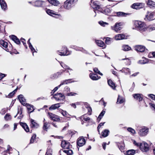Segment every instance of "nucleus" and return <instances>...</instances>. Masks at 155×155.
Listing matches in <instances>:
<instances>
[{
    "instance_id": "4",
    "label": "nucleus",
    "mask_w": 155,
    "mask_h": 155,
    "mask_svg": "<svg viewBox=\"0 0 155 155\" xmlns=\"http://www.w3.org/2000/svg\"><path fill=\"white\" fill-rule=\"evenodd\" d=\"M91 6L94 9L99 11L101 8L100 2L97 0H91L90 2Z\"/></svg>"
},
{
    "instance_id": "36",
    "label": "nucleus",
    "mask_w": 155,
    "mask_h": 155,
    "mask_svg": "<svg viewBox=\"0 0 155 155\" xmlns=\"http://www.w3.org/2000/svg\"><path fill=\"white\" fill-rule=\"evenodd\" d=\"M122 50L124 51H128L131 50V48L127 45H124L122 46Z\"/></svg>"
},
{
    "instance_id": "43",
    "label": "nucleus",
    "mask_w": 155,
    "mask_h": 155,
    "mask_svg": "<svg viewBox=\"0 0 155 155\" xmlns=\"http://www.w3.org/2000/svg\"><path fill=\"white\" fill-rule=\"evenodd\" d=\"M46 12L47 14L49 15L52 16L54 15V11L50 9H47L46 10Z\"/></svg>"
},
{
    "instance_id": "31",
    "label": "nucleus",
    "mask_w": 155,
    "mask_h": 155,
    "mask_svg": "<svg viewBox=\"0 0 155 155\" xmlns=\"http://www.w3.org/2000/svg\"><path fill=\"white\" fill-rule=\"evenodd\" d=\"M125 35L121 34H118L115 35V39L116 40H120L124 39L125 38Z\"/></svg>"
},
{
    "instance_id": "11",
    "label": "nucleus",
    "mask_w": 155,
    "mask_h": 155,
    "mask_svg": "<svg viewBox=\"0 0 155 155\" xmlns=\"http://www.w3.org/2000/svg\"><path fill=\"white\" fill-rule=\"evenodd\" d=\"M148 130V128L147 127L142 128L139 130L138 134L140 136H145L147 134Z\"/></svg>"
},
{
    "instance_id": "60",
    "label": "nucleus",
    "mask_w": 155,
    "mask_h": 155,
    "mask_svg": "<svg viewBox=\"0 0 155 155\" xmlns=\"http://www.w3.org/2000/svg\"><path fill=\"white\" fill-rule=\"evenodd\" d=\"M152 57L155 58V52H153L151 54L150 53L148 55V57L150 58H151Z\"/></svg>"
},
{
    "instance_id": "56",
    "label": "nucleus",
    "mask_w": 155,
    "mask_h": 155,
    "mask_svg": "<svg viewBox=\"0 0 155 155\" xmlns=\"http://www.w3.org/2000/svg\"><path fill=\"white\" fill-rule=\"evenodd\" d=\"M148 97L150 98L153 100H155V95L153 94H150L148 95Z\"/></svg>"
},
{
    "instance_id": "32",
    "label": "nucleus",
    "mask_w": 155,
    "mask_h": 155,
    "mask_svg": "<svg viewBox=\"0 0 155 155\" xmlns=\"http://www.w3.org/2000/svg\"><path fill=\"white\" fill-rule=\"evenodd\" d=\"M26 107L28 110V113L30 114L31 113L33 112L34 110V107L32 105H31L29 104H26Z\"/></svg>"
},
{
    "instance_id": "15",
    "label": "nucleus",
    "mask_w": 155,
    "mask_h": 155,
    "mask_svg": "<svg viewBox=\"0 0 155 155\" xmlns=\"http://www.w3.org/2000/svg\"><path fill=\"white\" fill-rule=\"evenodd\" d=\"M134 49L137 52H143L146 48L144 46L142 45H136L134 47Z\"/></svg>"
},
{
    "instance_id": "48",
    "label": "nucleus",
    "mask_w": 155,
    "mask_h": 155,
    "mask_svg": "<svg viewBox=\"0 0 155 155\" xmlns=\"http://www.w3.org/2000/svg\"><path fill=\"white\" fill-rule=\"evenodd\" d=\"M76 131L74 130H69L68 131V134L72 136L74 134L76 133Z\"/></svg>"
},
{
    "instance_id": "41",
    "label": "nucleus",
    "mask_w": 155,
    "mask_h": 155,
    "mask_svg": "<svg viewBox=\"0 0 155 155\" xmlns=\"http://www.w3.org/2000/svg\"><path fill=\"white\" fill-rule=\"evenodd\" d=\"M124 102L123 99L119 95L117 99V104H121L123 103Z\"/></svg>"
},
{
    "instance_id": "62",
    "label": "nucleus",
    "mask_w": 155,
    "mask_h": 155,
    "mask_svg": "<svg viewBox=\"0 0 155 155\" xmlns=\"http://www.w3.org/2000/svg\"><path fill=\"white\" fill-rule=\"evenodd\" d=\"M77 93H74V92H71L68 93L67 94V95L68 96H74L75 95L77 94Z\"/></svg>"
},
{
    "instance_id": "30",
    "label": "nucleus",
    "mask_w": 155,
    "mask_h": 155,
    "mask_svg": "<svg viewBox=\"0 0 155 155\" xmlns=\"http://www.w3.org/2000/svg\"><path fill=\"white\" fill-rule=\"evenodd\" d=\"M95 41L98 46L104 48H105L106 45L103 41L100 40H96Z\"/></svg>"
},
{
    "instance_id": "46",
    "label": "nucleus",
    "mask_w": 155,
    "mask_h": 155,
    "mask_svg": "<svg viewBox=\"0 0 155 155\" xmlns=\"http://www.w3.org/2000/svg\"><path fill=\"white\" fill-rule=\"evenodd\" d=\"M61 66L65 70L68 69L70 71H71L72 70L69 68V66H68L67 65L65 64H64L62 63V64H61Z\"/></svg>"
},
{
    "instance_id": "64",
    "label": "nucleus",
    "mask_w": 155,
    "mask_h": 155,
    "mask_svg": "<svg viewBox=\"0 0 155 155\" xmlns=\"http://www.w3.org/2000/svg\"><path fill=\"white\" fill-rule=\"evenodd\" d=\"M149 105L151 107L153 108L154 110H155V104H154L150 103Z\"/></svg>"
},
{
    "instance_id": "5",
    "label": "nucleus",
    "mask_w": 155,
    "mask_h": 155,
    "mask_svg": "<svg viewBox=\"0 0 155 155\" xmlns=\"http://www.w3.org/2000/svg\"><path fill=\"white\" fill-rule=\"evenodd\" d=\"M155 19V15L154 12L147 11L144 19L145 21H150L154 20Z\"/></svg>"
},
{
    "instance_id": "35",
    "label": "nucleus",
    "mask_w": 155,
    "mask_h": 155,
    "mask_svg": "<svg viewBox=\"0 0 155 155\" xmlns=\"http://www.w3.org/2000/svg\"><path fill=\"white\" fill-rule=\"evenodd\" d=\"M18 98L19 99L20 102L23 105H24L23 104V103L25 104V99L24 97V96L22 94H20L19 96H18Z\"/></svg>"
},
{
    "instance_id": "59",
    "label": "nucleus",
    "mask_w": 155,
    "mask_h": 155,
    "mask_svg": "<svg viewBox=\"0 0 155 155\" xmlns=\"http://www.w3.org/2000/svg\"><path fill=\"white\" fill-rule=\"evenodd\" d=\"M15 94H13V93L12 92L10 93L8 96H6V97L11 98Z\"/></svg>"
},
{
    "instance_id": "53",
    "label": "nucleus",
    "mask_w": 155,
    "mask_h": 155,
    "mask_svg": "<svg viewBox=\"0 0 155 155\" xmlns=\"http://www.w3.org/2000/svg\"><path fill=\"white\" fill-rule=\"evenodd\" d=\"M29 47L30 49H31V51L32 52L33 55H34V52H37V51H36L35 49L33 48L32 45H30L29 46Z\"/></svg>"
},
{
    "instance_id": "8",
    "label": "nucleus",
    "mask_w": 155,
    "mask_h": 155,
    "mask_svg": "<svg viewBox=\"0 0 155 155\" xmlns=\"http://www.w3.org/2000/svg\"><path fill=\"white\" fill-rule=\"evenodd\" d=\"M122 23L121 22L116 23L113 26L111 27V29L116 32H119L122 28Z\"/></svg>"
},
{
    "instance_id": "44",
    "label": "nucleus",
    "mask_w": 155,
    "mask_h": 155,
    "mask_svg": "<svg viewBox=\"0 0 155 155\" xmlns=\"http://www.w3.org/2000/svg\"><path fill=\"white\" fill-rule=\"evenodd\" d=\"M80 118L81 120H84V121H86L88 122V123L89 122V121L90 120V118L89 117H84V115L81 116L80 117Z\"/></svg>"
},
{
    "instance_id": "24",
    "label": "nucleus",
    "mask_w": 155,
    "mask_h": 155,
    "mask_svg": "<svg viewBox=\"0 0 155 155\" xmlns=\"http://www.w3.org/2000/svg\"><path fill=\"white\" fill-rule=\"evenodd\" d=\"M31 124L30 127L31 128H37L39 127V125L38 124L35 120L32 119L30 120Z\"/></svg>"
},
{
    "instance_id": "22",
    "label": "nucleus",
    "mask_w": 155,
    "mask_h": 155,
    "mask_svg": "<svg viewBox=\"0 0 155 155\" xmlns=\"http://www.w3.org/2000/svg\"><path fill=\"white\" fill-rule=\"evenodd\" d=\"M54 97L57 101L60 100V98H63V99H64L65 98L63 94L58 92L54 95Z\"/></svg>"
},
{
    "instance_id": "21",
    "label": "nucleus",
    "mask_w": 155,
    "mask_h": 155,
    "mask_svg": "<svg viewBox=\"0 0 155 155\" xmlns=\"http://www.w3.org/2000/svg\"><path fill=\"white\" fill-rule=\"evenodd\" d=\"M107 83L108 85L114 90H116L117 85L111 80V79H109L107 80Z\"/></svg>"
},
{
    "instance_id": "54",
    "label": "nucleus",
    "mask_w": 155,
    "mask_h": 155,
    "mask_svg": "<svg viewBox=\"0 0 155 155\" xmlns=\"http://www.w3.org/2000/svg\"><path fill=\"white\" fill-rule=\"evenodd\" d=\"M21 42L23 43V45L25 47V48H27L28 47L26 44L25 40V39L23 38H21Z\"/></svg>"
},
{
    "instance_id": "18",
    "label": "nucleus",
    "mask_w": 155,
    "mask_h": 155,
    "mask_svg": "<svg viewBox=\"0 0 155 155\" xmlns=\"http://www.w3.org/2000/svg\"><path fill=\"white\" fill-rule=\"evenodd\" d=\"M147 5L151 8H155V2L151 0H147L146 1Z\"/></svg>"
},
{
    "instance_id": "7",
    "label": "nucleus",
    "mask_w": 155,
    "mask_h": 155,
    "mask_svg": "<svg viewBox=\"0 0 155 155\" xmlns=\"http://www.w3.org/2000/svg\"><path fill=\"white\" fill-rule=\"evenodd\" d=\"M60 51H58V52H59L58 53L59 55L61 56L68 55L71 54V52L68 50V48L65 46H63Z\"/></svg>"
},
{
    "instance_id": "20",
    "label": "nucleus",
    "mask_w": 155,
    "mask_h": 155,
    "mask_svg": "<svg viewBox=\"0 0 155 155\" xmlns=\"http://www.w3.org/2000/svg\"><path fill=\"white\" fill-rule=\"evenodd\" d=\"M89 77L93 80L96 81L101 78L100 76H98L97 74L91 73L89 74Z\"/></svg>"
},
{
    "instance_id": "33",
    "label": "nucleus",
    "mask_w": 155,
    "mask_h": 155,
    "mask_svg": "<svg viewBox=\"0 0 155 155\" xmlns=\"http://www.w3.org/2000/svg\"><path fill=\"white\" fill-rule=\"evenodd\" d=\"M47 1L48 3H49L54 6H57L59 4V2L57 0H47Z\"/></svg>"
},
{
    "instance_id": "23",
    "label": "nucleus",
    "mask_w": 155,
    "mask_h": 155,
    "mask_svg": "<svg viewBox=\"0 0 155 155\" xmlns=\"http://www.w3.org/2000/svg\"><path fill=\"white\" fill-rule=\"evenodd\" d=\"M19 124L26 132H29V128L27 124L25 123L19 122Z\"/></svg>"
},
{
    "instance_id": "17",
    "label": "nucleus",
    "mask_w": 155,
    "mask_h": 155,
    "mask_svg": "<svg viewBox=\"0 0 155 155\" xmlns=\"http://www.w3.org/2000/svg\"><path fill=\"white\" fill-rule=\"evenodd\" d=\"M65 71V70H61L60 72H57L51 76V78L52 79H54L57 78L59 76L62 74Z\"/></svg>"
},
{
    "instance_id": "61",
    "label": "nucleus",
    "mask_w": 155,
    "mask_h": 155,
    "mask_svg": "<svg viewBox=\"0 0 155 155\" xmlns=\"http://www.w3.org/2000/svg\"><path fill=\"white\" fill-rule=\"evenodd\" d=\"M52 16L56 18H58L60 17H61V15L56 14L55 13H54V15L53 16Z\"/></svg>"
},
{
    "instance_id": "14",
    "label": "nucleus",
    "mask_w": 155,
    "mask_h": 155,
    "mask_svg": "<svg viewBox=\"0 0 155 155\" xmlns=\"http://www.w3.org/2000/svg\"><path fill=\"white\" fill-rule=\"evenodd\" d=\"M144 7V5L142 3H137L133 4L131 7L133 9H139L143 8Z\"/></svg>"
},
{
    "instance_id": "37",
    "label": "nucleus",
    "mask_w": 155,
    "mask_h": 155,
    "mask_svg": "<svg viewBox=\"0 0 155 155\" xmlns=\"http://www.w3.org/2000/svg\"><path fill=\"white\" fill-rule=\"evenodd\" d=\"M62 150L63 152L67 154L68 155H72L73 153V151L71 149H69L68 150H64L63 149H61L59 151V153H61V150Z\"/></svg>"
},
{
    "instance_id": "57",
    "label": "nucleus",
    "mask_w": 155,
    "mask_h": 155,
    "mask_svg": "<svg viewBox=\"0 0 155 155\" xmlns=\"http://www.w3.org/2000/svg\"><path fill=\"white\" fill-rule=\"evenodd\" d=\"M69 80H66L64 81L63 82L61 83L60 85L58 86V87H60V86L63 85L64 84H67L69 83L68 81Z\"/></svg>"
},
{
    "instance_id": "58",
    "label": "nucleus",
    "mask_w": 155,
    "mask_h": 155,
    "mask_svg": "<svg viewBox=\"0 0 155 155\" xmlns=\"http://www.w3.org/2000/svg\"><path fill=\"white\" fill-rule=\"evenodd\" d=\"M58 89V87H55L54 89L52 90L51 92V95H52Z\"/></svg>"
},
{
    "instance_id": "63",
    "label": "nucleus",
    "mask_w": 155,
    "mask_h": 155,
    "mask_svg": "<svg viewBox=\"0 0 155 155\" xmlns=\"http://www.w3.org/2000/svg\"><path fill=\"white\" fill-rule=\"evenodd\" d=\"M88 111L89 114L91 115V112L92 111L91 108L90 106H89L87 107Z\"/></svg>"
},
{
    "instance_id": "16",
    "label": "nucleus",
    "mask_w": 155,
    "mask_h": 155,
    "mask_svg": "<svg viewBox=\"0 0 155 155\" xmlns=\"http://www.w3.org/2000/svg\"><path fill=\"white\" fill-rule=\"evenodd\" d=\"M99 11L106 15H109L111 13V10L110 8H101Z\"/></svg>"
},
{
    "instance_id": "29",
    "label": "nucleus",
    "mask_w": 155,
    "mask_h": 155,
    "mask_svg": "<svg viewBox=\"0 0 155 155\" xmlns=\"http://www.w3.org/2000/svg\"><path fill=\"white\" fill-rule=\"evenodd\" d=\"M8 43L4 40H0V46H2L3 47L5 48V50L6 48H8Z\"/></svg>"
},
{
    "instance_id": "52",
    "label": "nucleus",
    "mask_w": 155,
    "mask_h": 155,
    "mask_svg": "<svg viewBox=\"0 0 155 155\" xmlns=\"http://www.w3.org/2000/svg\"><path fill=\"white\" fill-rule=\"evenodd\" d=\"M127 130L129 132H130L132 134H135L136 132H135V130L131 127H128L127 129Z\"/></svg>"
},
{
    "instance_id": "25",
    "label": "nucleus",
    "mask_w": 155,
    "mask_h": 155,
    "mask_svg": "<svg viewBox=\"0 0 155 155\" xmlns=\"http://www.w3.org/2000/svg\"><path fill=\"white\" fill-rule=\"evenodd\" d=\"M0 4L2 8L4 11L7 9V5L4 0H0Z\"/></svg>"
},
{
    "instance_id": "51",
    "label": "nucleus",
    "mask_w": 155,
    "mask_h": 155,
    "mask_svg": "<svg viewBox=\"0 0 155 155\" xmlns=\"http://www.w3.org/2000/svg\"><path fill=\"white\" fill-rule=\"evenodd\" d=\"M93 71L94 72L97 73L101 76L103 75V74L100 72L98 69L97 68H94L93 69Z\"/></svg>"
},
{
    "instance_id": "50",
    "label": "nucleus",
    "mask_w": 155,
    "mask_h": 155,
    "mask_svg": "<svg viewBox=\"0 0 155 155\" xmlns=\"http://www.w3.org/2000/svg\"><path fill=\"white\" fill-rule=\"evenodd\" d=\"M111 39V38H109V37H107L106 38V40L105 41V43L107 45H109L111 43V40H110Z\"/></svg>"
},
{
    "instance_id": "13",
    "label": "nucleus",
    "mask_w": 155,
    "mask_h": 155,
    "mask_svg": "<svg viewBox=\"0 0 155 155\" xmlns=\"http://www.w3.org/2000/svg\"><path fill=\"white\" fill-rule=\"evenodd\" d=\"M48 115L51 119L54 121H59L60 120L59 116L50 112L48 113Z\"/></svg>"
},
{
    "instance_id": "42",
    "label": "nucleus",
    "mask_w": 155,
    "mask_h": 155,
    "mask_svg": "<svg viewBox=\"0 0 155 155\" xmlns=\"http://www.w3.org/2000/svg\"><path fill=\"white\" fill-rule=\"evenodd\" d=\"M36 134H34L30 140V143H34L35 140L36 139Z\"/></svg>"
},
{
    "instance_id": "6",
    "label": "nucleus",
    "mask_w": 155,
    "mask_h": 155,
    "mask_svg": "<svg viewBox=\"0 0 155 155\" xmlns=\"http://www.w3.org/2000/svg\"><path fill=\"white\" fill-rule=\"evenodd\" d=\"M47 2H45L41 0H37L34 3V6L35 7L45 8L48 6Z\"/></svg>"
},
{
    "instance_id": "12",
    "label": "nucleus",
    "mask_w": 155,
    "mask_h": 155,
    "mask_svg": "<svg viewBox=\"0 0 155 155\" xmlns=\"http://www.w3.org/2000/svg\"><path fill=\"white\" fill-rule=\"evenodd\" d=\"M86 143V140L83 137H79L78 138L77 141V146L80 147L83 146Z\"/></svg>"
},
{
    "instance_id": "2",
    "label": "nucleus",
    "mask_w": 155,
    "mask_h": 155,
    "mask_svg": "<svg viewBox=\"0 0 155 155\" xmlns=\"http://www.w3.org/2000/svg\"><path fill=\"white\" fill-rule=\"evenodd\" d=\"M133 143L135 145L139 147L141 150L143 152H146L149 150V144L146 142H143L141 143H137L134 140Z\"/></svg>"
},
{
    "instance_id": "27",
    "label": "nucleus",
    "mask_w": 155,
    "mask_h": 155,
    "mask_svg": "<svg viewBox=\"0 0 155 155\" xmlns=\"http://www.w3.org/2000/svg\"><path fill=\"white\" fill-rule=\"evenodd\" d=\"M60 104H61V103H57L52 105L49 108V110H52L58 109L60 107Z\"/></svg>"
},
{
    "instance_id": "34",
    "label": "nucleus",
    "mask_w": 155,
    "mask_h": 155,
    "mask_svg": "<svg viewBox=\"0 0 155 155\" xmlns=\"http://www.w3.org/2000/svg\"><path fill=\"white\" fill-rule=\"evenodd\" d=\"M116 15L118 17H126L127 15L129 14H127L123 12H116Z\"/></svg>"
},
{
    "instance_id": "45",
    "label": "nucleus",
    "mask_w": 155,
    "mask_h": 155,
    "mask_svg": "<svg viewBox=\"0 0 155 155\" xmlns=\"http://www.w3.org/2000/svg\"><path fill=\"white\" fill-rule=\"evenodd\" d=\"M122 72H124L126 74L130 73V69L127 68H123L122 69L120 70Z\"/></svg>"
},
{
    "instance_id": "28",
    "label": "nucleus",
    "mask_w": 155,
    "mask_h": 155,
    "mask_svg": "<svg viewBox=\"0 0 155 155\" xmlns=\"http://www.w3.org/2000/svg\"><path fill=\"white\" fill-rule=\"evenodd\" d=\"M109 131L107 129H105L101 132V135L100 137L102 138L103 137H107L109 134Z\"/></svg>"
},
{
    "instance_id": "3",
    "label": "nucleus",
    "mask_w": 155,
    "mask_h": 155,
    "mask_svg": "<svg viewBox=\"0 0 155 155\" xmlns=\"http://www.w3.org/2000/svg\"><path fill=\"white\" fill-rule=\"evenodd\" d=\"M78 0H67L64 3V7L66 9H69L74 6Z\"/></svg>"
},
{
    "instance_id": "39",
    "label": "nucleus",
    "mask_w": 155,
    "mask_h": 155,
    "mask_svg": "<svg viewBox=\"0 0 155 155\" xmlns=\"http://www.w3.org/2000/svg\"><path fill=\"white\" fill-rule=\"evenodd\" d=\"M61 113L64 116L68 118H70V115L66 111L62 110Z\"/></svg>"
},
{
    "instance_id": "1",
    "label": "nucleus",
    "mask_w": 155,
    "mask_h": 155,
    "mask_svg": "<svg viewBox=\"0 0 155 155\" xmlns=\"http://www.w3.org/2000/svg\"><path fill=\"white\" fill-rule=\"evenodd\" d=\"M134 25L136 29L142 32L144 31L150 32V26L146 27L145 23L138 21H135Z\"/></svg>"
},
{
    "instance_id": "26",
    "label": "nucleus",
    "mask_w": 155,
    "mask_h": 155,
    "mask_svg": "<svg viewBox=\"0 0 155 155\" xmlns=\"http://www.w3.org/2000/svg\"><path fill=\"white\" fill-rule=\"evenodd\" d=\"M142 94H134L133 95V96L134 98L136 100L140 102L143 99V97H142Z\"/></svg>"
},
{
    "instance_id": "47",
    "label": "nucleus",
    "mask_w": 155,
    "mask_h": 155,
    "mask_svg": "<svg viewBox=\"0 0 155 155\" xmlns=\"http://www.w3.org/2000/svg\"><path fill=\"white\" fill-rule=\"evenodd\" d=\"M4 118L6 120L8 121L11 120V117L9 114L7 113L5 116Z\"/></svg>"
},
{
    "instance_id": "19",
    "label": "nucleus",
    "mask_w": 155,
    "mask_h": 155,
    "mask_svg": "<svg viewBox=\"0 0 155 155\" xmlns=\"http://www.w3.org/2000/svg\"><path fill=\"white\" fill-rule=\"evenodd\" d=\"M9 37L17 44L20 45L21 44L20 41L16 36L14 35H10Z\"/></svg>"
},
{
    "instance_id": "49",
    "label": "nucleus",
    "mask_w": 155,
    "mask_h": 155,
    "mask_svg": "<svg viewBox=\"0 0 155 155\" xmlns=\"http://www.w3.org/2000/svg\"><path fill=\"white\" fill-rule=\"evenodd\" d=\"M48 125V123L47 122H44V123L43 126V129L44 130L47 131V129L48 128V127H47Z\"/></svg>"
},
{
    "instance_id": "9",
    "label": "nucleus",
    "mask_w": 155,
    "mask_h": 155,
    "mask_svg": "<svg viewBox=\"0 0 155 155\" xmlns=\"http://www.w3.org/2000/svg\"><path fill=\"white\" fill-rule=\"evenodd\" d=\"M71 145L70 143L65 140H62L61 142V146L64 149H69L70 148Z\"/></svg>"
},
{
    "instance_id": "55",
    "label": "nucleus",
    "mask_w": 155,
    "mask_h": 155,
    "mask_svg": "<svg viewBox=\"0 0 155 155\" xmlns=\"http://www.w3.org/2000/svg\"><path fill=\"white\" fill-rule=\"evenodd\" d=\"M148 62L147 59L145 60H140L139 61V62L140 64H145L147 63Z\"/></svg>"
},
{
    "instance_id": "10",
    "label": "nucleus",
    "mask_w": 155,
    "mask_h": 155,
    "mask_svg": "<svg viewBox=\"0 0 155 155\" xmlns=\"http://www.w3.org/2000/svg\"><path fill=\"white\" fill-rule=\"evenodd\" d=\"M6 51L9 52L11 54L13 53L17 54H19V53L17 51L15 48H14L11 44H10L8 46V48L6 49Z\"/></svg>"
},
{
    "instance_id": "38",
    "label": "nucleus",
    "mask_w": 155,
    "mask_h": 155,
    "mask_svg": "<svg viewBox=\"0 0 155 155\" xmlns=\"http://www.w3.org/2000/svg\"><path fill=\"white\" fill-rule=\"evenodd\" d=\"M135 153V151L134 150H129L126 152V154L127 155H134Z\"/></svg>"
},
{
    "instance_id": "40",
    "label": "nucleus",
    "mask_w": 155,
    "mask_h": 155,
    "mask_svg": "<svg viewBox=\"0 0 155 155\" xmlns=\"http://www.w3.org/2000/svg\"><path fill=\"white\" fill-rule=\"evenodd\" d=\"M105 113V111L104 110H103L101 112V113L100 114L98 118H97V120H99L98 122H99V121H100L101 119L103 117V116L104 114Z\"/></svg>"
}]
</instances>
